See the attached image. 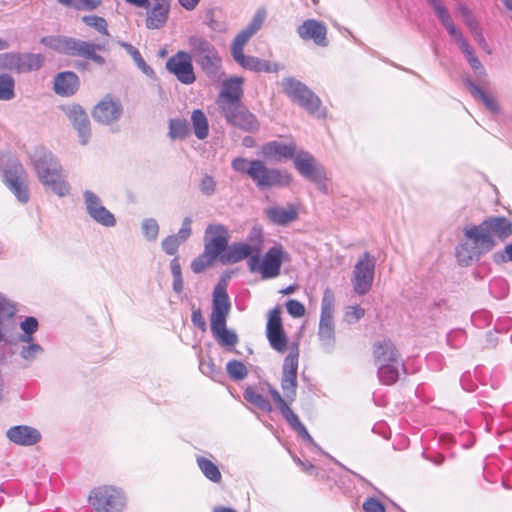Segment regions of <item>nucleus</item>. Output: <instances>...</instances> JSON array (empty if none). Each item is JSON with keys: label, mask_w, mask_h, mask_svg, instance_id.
Listing matches in <instances>:
<instances>
[{"label": "nucleus", "mask_w": 512, "mask_h": 512, "mask_svg": "<svg viewBox=\"0 0 512 512\" xmlns=\"http://www.w3.org/2000/svg\"><path fill=\"white\" fill-rule=\"evenodd\" d=\"M230 310L231 303L226 290V284L218 283L212 294L210 330L216 342L228 351L234 350L239 342L237 333L226 326Z\"/></svg>", "instance_id": "obj_1"}, {"label": "nucleus", "mask_w": 512, "mask_h": 512, "mask_svg": "<svg viewBox=\"0 0 512 512\" xmlns=\"http://www.w3.org/2000/svg\"><path fill=\"white\" fill-rule=\"evenodd\" d=\"M231 167L235 172L247 175L260 190L286 187L292 182L290 173L278 168H269L259 159L236 157L231 161Z\"/></svg>", "instance_id": "obj_2"}, {"label": "nucleus", "mask_w": 512, "mask_h": 512, "mask_svg": "<svg viewBox=\"0 0 512 512\" xmlns=\"http://www.w3.org/2000/svg\"><path fill=\"white\" fill-rule=\"evenodd\" d=\"M30 161L43 186L50 188L59 197L70 193V186L62 177V166L50 150L36 147L30 155Z\"/></svg>", "instance_id": "obj_3"}, {"label": "nucleus", "mask_w": 512, "mask_h": 512, "mask_svg": "<svg viewBox=\"0 0 512 512\" xmlns=\"http://www.w3.org/2000/svg\"><path fill=\"white\" fill-rule=\"evenodd\" d=\"M465 241L456 247V257L461 265H469L495 246L494 239L487 234L482 222L479 225H466L463 228Z\"/></svg>", "instance_id": "obj_4"}, {"label": "nucleus", "mask_w": 512, "mask_h": 512, "mask_svg": "<svg viewBox=\"0 0 512 512\" xmlns=\"http://www.w3.org/2000/svg\"><path fill=\"white\" fill-rule=\"evenodd\" d=\"M188 52L192 60L200 66L206 76L211 80H219L221 73V57L216 47L205 37L195 34L188 38Z\"/></svg>", "instance_id": "obj_5"}, {"label": "nucleus", "mask_w": 512, "mask_h": 512, "mask_svg": "<svg viewBox=\"0 0 512 512\" xmlns=\"http://www.w3.org/2000/svg\"><path fill=\"white\" fill-rule=\"evenodd\" d=\"M0 176L4 185L20 203L26 204L29 201L27 173L16 157L0 156Z\"/></svg>", "instance_id": "obj_6"}, {"label": "nucleus", "mask_w": 512, "mask_h": 512, "mask_svg": "<svg viewBox=\"0 0 512 512\" xmlns=\"http://www.w3.org/2000/svg\"><path fill=\"white\" fill-rule=\"evenodd\" d=\"M40 42L58 53L83 57L99 65L105 63L104 57L96 53V50L102 47L91 42L64 36H44Z\"/></svg>", "instance_id": "obj_7"}, {"label": "nucleus", "mask_w": 512, "mask_h": 512, "mask_svg": "<svg viewBox=\"0 0 512 512\" xmlns=\"http://www.w3.org/2000/svg\"><path fill=\"white\" fill-rule=\"evenodd\" d=\"M284 93L310 114L319 118L326 117V109L322 107L321 99L303 82L294 77H286L282 80Z\"/></svg>", "instance_id": "obj_8"}, {"label": "nucleus", "mask_w": 512, "mask_h": 512, "mask_svg": "<svg viewBox=\"0 0 512 512\" xmlns=\"http://www.w3.org/2000/svg\"><path fill=\"white\" fill-rule=\"evenodd\" d=\"M250 241L256 240V243L250 245L245 242H236L228 245L226 251L221 255L223 264H234L248 258V267L251 272H256L259 264V254L261 252L262 236L261 231L254 228L250 235Z\"/></svg>", "instance_id": "obj_9"}, {"label": "nucleus", "mask_w": 512, "mask_h": 512, "mask_svg": "<svg viewBox=\"0 0 512 512\" xmlns=\"http://www.w3.org/2000/svg\"><path fill=\"white\" fill-rule=\"evenodd\" d=\"M88 503L94 512H124L127 497L120 487L100 485L90 491Z\"/></svg>", "instance_id": "obj_10"}, {"label": "nucleus", "mask_w": 512, "mask_h": 512, "mask_svg": "<svg viewBox=\"0 0 512 512\" xmlns=\"http://www.w3.org/2000/svg\"><path fill=\"white\" fill-rule=\"evenodd\" d=\"M45 61L40 53L7 52L0 54V66L17 73H27L39 70Z\"/></svg>", "instance_id": "obj_11"}, {"label": "nucleus", "mask_w": 512, "mask_h": 512, "mask_svg": "<svg viewBox=\"0 0 512 512\" xmlns=\"http://www.w3.org/2000/svg\"><path fill=\"white\" fill-rule=\"evenodd\" d=\"M376 259L364 252L354 266L352 284L355 293L365 295L372 287L375 275Z\"/></svg>", "instance_id": "obj_12"}, {"label": "nucleus", "mask_w": 512, "mask_h": 512, "mask_svg": "<svg viewBox=\"0 0 512 512\" xmlns=\"http://www.w3.org/2000/svg\"><path fill=\"white\" fill-rule=\"evenodd\" d=\"M247 43H233L231 44V55L234 61L242 68L253 72L276 73L282 67L275 62L263 60L255 56L244 54V47Z\"/></svg>", "instance_id": "obj_13"}, {"label": "nucleus", "mask_w": 512, "mask_h": 512, "mask_svg": "<svg viewBox=\"0 0 512 512\" xmlns=\"http://www.w3.org/2000/svg\"><path fill=\"white\" fill-rule=\"evenodd\" d=\"M297 370H298V354L297 353H289L283 362L282 366V375L280 386L282 392L284 394L285 402L288 403V406L295 401L297 396Z\"/></svg>", "instance_id": "obj_14"}, {"label": "nucleus", "mask_w": 512, "mask_h": 512, "mask_svg": "<svg viewBox=\"0 0 512 512\" xmlns=\"http://www.w3.org/2000/svg\"><path fill=\"white\" fill-rule=\"evenodd\" d=\"M265 386L267 387V390L270 393L272 400L276 404L277 409L279 410L285 421L290 425V427L293 430H295L303 440L307 441L310 444H314V440L309 434L308 430L299 420L298 416L293 412L291 407L288 406V403L284 401L279 391L269 383H266Z\"/></svg>", "instance_id": "obj_15"}, {"label": "nucleus", "mask_w": 512, "mask_h": 512, "mask_svg": "<svg viewBox=\"0 0 512 512\" xmlns=\"http://www.w3.org/2000/svg\"><path fill=\"white\" fill-rule=\"evenodd\" d=\"M84 205L89 217L103 227H114L116 218L102 203L101 198L91 190L83 192Z\"/></svg>", "instance_id": "obj_16"}, {"label": "nucleus", "mask_w": 512, "mask_h": 512, "mask_svg": "<svg viewBox=\"0 0 512 512\" xmlns=\"http://www.w3.org/2000/svg\"><path fill=\"white\" fill-rule=\"evenodd\" d=\"M165 67L167 71L173 74L182 84L190 85L196 80L192 56L186 51L181 50L171 56L167 60Z\"/></svg>", "instance_id": "obj_17"}, {"label": "nucleus", "mask_w": 512, "mask_h": 512, "mask_svg": "<svg viewBox=\"0 0 512 512\" xmlns=\"http://www.w3.org/2000/svg\"><path fill=\"white\" fill-rule=\"evenodd\" d=\"M229 241L228 229L222 224H210L204 236V251L216 258L226 251Z\"/></svg>", "instance_id": "obj_18"}, {"label": "nucleus", "mask_w": 512, "mask_h": 512, "mask_svg": "<svg viewBox=\"0 0 512 512\" xmlns=\"http://www.w3.org/2000/svg\"><path fill=\"white\" fill-rule=\"evenodd\" d=\"M243 82L242 77H231L223 81L221 91L216 100L220 112L243 104Z\"/></svg>", "instance_id": "obj_19"}, {"label": "nucleus", "mask_w": 512, "mask_h": 512, "mask_svg": "<svg viewBox=\"0 0 512 512\" xmlns=\"http://www.w3.org/2000/svg\"><path fill=\"white\" fill-rule=\"evenodd\" d=\"M226 122L243 131L254 133L260 128L257 117L244 104H240L221 112Z\"/></svg>", "instance_id": "obj_20"}, {"label": "nucleus", "mask_w": 512, "mask_h": 512, "mask_svg": "<svg viewBox=\"0 0 512 512\" xmlns=\"http://www.w3.org/2000/svg\"><path fill=\"white\" fill-rule=\"evenodd\" d=\"M289 259L288 254L281 245H275L268 249L262 261L259 260L257 271L263 279L275 278L280 274L281 265Z\"/></svg>", "instance_id": "obj_21"}, {"label": "nucleus", "mask_w": 512, "mask_h": 512, "mask_svg": "<svg viewBox=\"0 0 512 512\" xmlns=\"http://www.w3.org/2000/svg\"><path fill=\"white\" fill-rule=\"evenodd\" d=\"M123 114V106L119 99L110 95L105 96L95 107L92 116L95 121L110 125L118 121Z\"/></svg>", "instance_id": "obj_22"}, {"label": "nucleus", "mask_w": 512, "mask_h": 512, "mask_svg": "<svg viewBox=\"0 0 512 512\" xmlns=\"http://www.w3.org/2000/svg\"><path fill=\"white\" fill-rule=\"evenodd\" d=\"M266 336L270 346L274 350L278 352L286 350L287 339L282 326L281 310L279 307H275L269 313L266 326Z\"/></svg>", "instance_id": "obj_23"}, {"label": "nucleus", "mask_w": 512, "mask_h": 512, "mask_svg": "<svg viewBox=\"0 0 512 512\" xmlns=\"http://www.w3.org/2000/svg\"><path fill=\"white\" fill-rule=\"evenodd\" d=\"M298 36L305 42L312 41L319 47H327L329 44L327 38L326 25L316 19H307L297 27Z\"/></svg>", "instance_id": "obj_24"}, {"label": "nucleus", "mask_w": 512, "mask_h": 512, "mask_svg": "<svg viewBox=\"0 0 512 512\" xmlns=\"http://www.w3.org/2000/svg\"><path fill=\"white\" fill-rule=\"evenodd\" d=\"M66 116L75 128L81 145L88 144L91 137L90 120L80 105H71L64 109Z\"/></svg>", "instance_id": "obj_25"}, {"label": "nucleus", "mask_w": 512, "mask_h": 512, "mask_svg": "<svg viewBox=\"0 0 512 512\" xmlns=\"http://www.w3.org/2000/svg\"><path fill=\"white\" fill-rule=\"evenodd\" d=\"M297 151V145L294 140L287 142L273 140L265 143L261 148V153L265 158L276 162L293 160Z\"/></svg>", "instance_id": "obj_26"}, {"label": "nucleus", "mask_w": 512, "mask_h": 512, "mask_svg": "<svg viewBox=\"0 0 512 512\" xmlns=\"http://www.w3.org/2000/svg\"><path fill=\"white\" fill-rule=\"evenodd\" d=\"M293 164L299 174L307 180L316 178L317 174L324 169L310 152L303 149H298L293 158Z\"/></svg>", "instance_id": "obj_27"}, {"label": "nucleus", "mask_w": 512, "mask_h": 512, "mask_svg": "<svg viewBox=\"0 0 512 512\" xmlns=\"http://www.w3.org/2000/svg\"><path fill=\"white\" fill-rule=\"evenodd\" d=\"M150 8L147 10L146 27L159 29L163 27L169 16L171 0H150Z\"/></svg>", "instance_id": "obj_28"}, {"label": "nucleus", "mask_w": 512, "mask_h": 512, "mask_svg": "<svg viewBox=\"0 0 512 512\" xmlns=\"http://www.w3.org/2000/svg\"><path fill=\"white\" fill-rule=\"evenodd\" d=\"M7 438L20 446H32L41 439L40 432L27 425H16L6 431Z\"/></svg>", "instance_id": "obj_29"}, {"label": "nucleus", "mask_w": 512, "mask_h": 512, "mask_svg": "<svg viewBox=\"0 0 512 512\" xmlns=\"http://www.w3.org/2000/svg\"><path fill=\"white\" fill-rule=\"evenodd\" d=\"M265 214L273 224L286 226L297 220L299 209L296 204L289 203L286 207H268L265 209Z\"/></svg>", "instance_id": "obj_30"}, {"label": "nucleus", "mask_w": 512, "mask_h": 512, "mask_svg": "<svg viewBox=\"0 0 512 512\" xmlns=\"http://www.w3.org/2000/svg\"><path fill=\"white\" fill-rule=\"evenodd\" d=\"M482 224L491 239L496 237L500 240H505L512 234V223L505 217H489L482 221Z\"/></svg>", "instance_id": "obj_31"}, {"label": "nucleus", "mask_w": 512, "mask_h": 512, "mask_svg": "<svg viewBox=\"0 0 512 512\" xmlns=\"http://www.w3.org/2000/svg\"><path fill=\"white\" fill-rule=\"evenodd\" d=\"M266 17V9L263 7L258 8L249 24L235 36L232 42L248 43V41L261 29Z\"/></svg>", "instance_id": "obj_32"}, {"label": "nucleus", "mask_w": 512, "mask_h": 512, "mask_svg": "<svg viewBox=\"0 0 512 512\" xmlns=\"http://www.w3.org/2000/svg\"><path fill=\"white\" fill-rule=\"evenodd\" d=\"M373 357L376 366H379L380 364L384 363L393 362L396 359L400 358L398 350L396 349L394 343L389 339H383L375 343L373 348Z\"/></svg>", "instance_id": "obj_33"}, {"label": "nucleus", "mask_w": 512, "mask_h": 512, "mask_svg": "<svg viewBox=\"0 0 512 512\" xmlns=\"http://www.w3.org/2000/svg\"><path fill=\"white\" fill-rule=\"evenodd\" d=\"M79 86L78 76L74 72L65 71L57 74L54 80V90L61 96L73 95Z\"/></svg>", "instance_id": "obj_34"}, {"label": "nucleus", "mask_w": 512, "mask_h": 512, "mask_svg": "<svg viewBox=\"0 0 512 512\" xmlns=\"http://www.w3.org/2000/svg\"><path fill=\"white\" fill-rule=\"evenodd\" d=\"M377 368L379 380L384 385L394 384L399 379L400 372L405 371L404 364L400 358L393 362L380 364Z\"/></svg>", "instance_id": "obj_35"}, {"label": "nucleus", "mask_w": 512, "mask_h": 512, "mask_svg": "<svg viewBox=\"0 0 512 512\" xmlns=\"http://www.w3.org/2000/svg\"><path fill=\"white\" fill-rule=\"evenodd\" d=\"M318 336L322 347L330 352L335 344V331L333 318L320 317Z\"/></svg>", "instance_id": "obj_36"}, {"label": "nucleus", "mask_w": 512, "mask_h": 512, "mask_svg": "<svg viewBox=\"0 0 512 512\" xmlns=\"http://www.w3.org/2000/svg\"><path fill=\"white\" fill-rule=\"evenodd\" d=\"M464 84L469 89L472 96L479 99L492 114H498L500 112L498 102L491 95L483 91L475 82L468 78L464 80Z\"/></svg>", "instance_id": "obj_37"}, {"label": "nucleus", "mask_w": 512, "mask_h": 512, "mask_svg": "<svg viewBox=\"0 0 512 512\" xmlns=\"http://www.w3.org/2000/svg\"><path fill=\"white\" fill-rule=\"evenodd\" d=\"M196 463L201 471V473L204 475L206 479L213 483H220L222 480V474L220 472V469L218 466L209 458L197 455L196 456Z\"/></svg>", "instance_id": "obj_38"}, {"label": "nucleus", "mask_w": 512, "mask_h": 512, "mask_svg": "<svg viewBox=\"0 0 512 512\" xmlns=\"http://www.w3.org/2000/svg\"><path fill=\"white\" fill-rule=\"evenodd\" d=\"M244 399L264 412L273 410L270 401L258 390L256 386H248L243 393Z\"/></svg>", "instance_id": "obj_39"}, {"label": "nucleus", "mask_w": 512, "mask_h": 512, "mask_svg": "<svg viewBox=\"0 0 512 512\" xmlns=\"http://www.w3.org/2000/svg\"><path fill=\"white\" fill-rule=\"evenodd\" d=\"M19 348V356L26 365L32 364L38 357L44 353V348L40 344L30 340L29 342H21Z\"/></svg>", "instance_id": "obj_40"}, {"label": "nucleus", "mask_w": 512, "mask_h": 512, "mask_svg": "<svg viewBox=\"0 0 512 512\" xmlns=\"http://www.w3.org/2000/svg\"><path fill=\"white\" fill-rule=\"evenodd\" d=\"M191 122L195 136L203 140L208 136L209 125L205 113L200 109H195L191 114Z\"/></svg>", "instance_id": "obj_41"}, {"label": "nucleus", "mask_w": 512, "mask_h": 512, "mask_svg": "<svg viewBox=\"0 0 512 512\" xmlns=\"http://www.w3.org/2000/svg\"><path fill=\"white\" fill-rule=\"evenodd\" d=\"M19 327L22 331V334L18 336V341L29 342L30 340H34L33 335L39 329V322L35 317L27 316L20 322Z\"/></svg>", "instance_id": "obj_42"}, {"label": "nucleus", "mask_w": 512, "mask_h": 512, "mask_svg": "<svg viewBox=\"0 0 512 512\" xmlns=\"http://www.w3.org/2000/svg\"><path fill=\"white\" fill-rule=\"evenodd\" d=\"M189 133V124L185 119L177 118L169 121V137L171 139H184Z\"/></svg>", "instance_id": "obj_43"}, {"label": "nucleus", "mask_w": 512, "mask_h": 512, "mask_svg": "<svg viewBox=\"0 0 512 512\" xmlns=\"http://www.w3.org/2000/svg\"><path fill=\"white\" fill-rule=\"evenodd\" d=\"M438 20L442 24V26L447 30V32L455 38L458 46L462 44V41H467L463 34L456 28L450 13L447 11L439 15Z\"/></svg>", "instance_id": "obj_44"}, {"label": "nucleus", "mask_w": 512, "mask_h": 512, "mask_svg": "<svg viewBox=\"0 0 512 512\" xmlns=\"http://www.w3.org/2000/svg\"><path fill=\"white\" fill-rule=\"evenodd\" d=\"M15 81L9 74L0 75V100L9 101L15 97Z\"/></svg>", "instance_id": "obj_45"}, {"label": "nucleus", "mask_w": 512, "mask_h": 512, "mask_svg": "<svg viewBox=\"0 0 512 512\" xmlns=\"http://www.w3.org/2000/svg\"><path fill=\"white\" fill-rule=\"evenodd\" d=\"M226 371L229 377L234 381L243 380L248 375L246 366L238 360L229 361L226 365Z\"/></svg>", "instance_id": "obj_46"}, {"label": "nucleus", "mask_w": 512, "mask_h": 512, "mask_svg": "<svg viewBox=\"0 0 512 512\" xmlns=\"http://www.w3.org/2000/svg\"><path fill=\"white\" fill-rule=\"evenodd\" d=\"M334 303L335 297L333 291L329 288H326L323 292L320 317L333 318Z\"/></svg>", "instance_id": "obj_47"}, {"label": "nucleus", "mask_w": 512, "mask_h": 512, "mask_svg": "<svg viewBox=\"0 0 512 512\" xmlns=\"http://www.w3.org/2000/svg\"><path fill=\"white\" fill-rule=\"evenodd\" d=\"M142 232L148 241H155L159 233V225L154 218H146L142 222Z\"/></svg>", "instance_id": "obj_48"}, {"label": "nucleus", "mask_w": 512, "mask_h": 512, "mask_svg": "<svg viewBox=\"0 0 512 512\" xmlns=\"http://www.w3.org/2000/svg\"><path fill=\"white\" fill-rule=\"evenodd\" d=\"M82 21L90 26L96 29L98 32L109 35L108 29H107V22L103 17L96 16V15H86L82 17Z\"/></svg>", "instance_id": "obj_49"}, {"label": "nucleus", "mask_w": 512, "mask_h": 512, "mask_svg": "<svg viewBox=\"0 0 512 512\" xmlns=\"http://www.w3.org/2000/svg\"><path fill=\"white\" fill-rule=\"evenodd\" d=\"M216 258L210 257L205 251L191 262V270L199 274L203 272Z\"/></svg>", "instance_id": "obj_50"}, {"label": "nucleus", "mask_w": 512, "mask_h": 512, "mask_svg": "<svg viewBox=\"0 0 512 512\" xmlns=\"http://www.w3.org/2000/svg\"><path fill=\"white\" fill-rule=\"evenodd\" d=\"M181 243L176 235H169L162 240L161 248L168 255H176Z\"/></svg>", "instance_id": "obj_51"}, {"label": "nucleus", "mask_w": 512, "mask_h": 512, "mask_svg": "<svg viewBox=\"0 0 512 512\" xmlns=\"http://www.w3.org/2000/svg\"><path fill=\"white\" fill-rule=\"evenodd\" d=\"M364 512H385V505L375 497H368L362 504Z\"/></svg>", "instance_id": "obj_52"}, {"label": "nucleus", "mask_w": 512, "mask_h": 512, "mask_svg": "<svg viewBox=\"0 0 512 512\" xmlns=\"http://www.w3.org/2000/svg\"><path fill=\"white\" fill-rule=\"evenodd\" d=\"M199 189L202 194L211 196L216 191V182L210 175H205L199 184Z\"/></svg>", "instance_id": "obj_53"}, {"label": "nucleus", "mask_w": 512, "mask_h": 512, "mask_svg": "<svg viewBox=\"0 0 512 512\" xmlns=\"http://www.w3.org/2000/svg\"><path fill=\"white\" fill-rule=\"evenodd\" d=\"M286 309L288 313L295 318L302 317L305 314L304 305L295 299H290L286 302Z\"/></svg>", "instance_id": "obj_54"}, {"label": "nucleus", "mask_w": 512, "mask_h": 512, "mask_svg": "<svg viewBox=\"0 0 512 512\" xmlns=\"http://www.w3.org/2000/svg\"><path fill=\"white\" fill-rule=\"evenodd\" d=\"M102 0H74L73 8L80 11H92L95 10Z\"/></svg>", "instance_id": "obj_55"}, {"label": "nucleus", "mask_w": 512, "mask_h": 512, "mask_svg": "<svg viewBox=\"0 0 512 512\" xmlns=\"http://www.w3.org/2000/svg\"><path fill=\"white\" fill-rule=\"evenodd\" d=\"M192 219L191 217H185L182 221L181 228L179 229L176 236L180 239L181 242H185L190 238L192 234Z\"/></svg>", "instance_id": "obj_56"}, {"label": "nucleus", "mask_w": 512, "mask_h": 512, "mask_svg": "<svg viewBox=\"0 0 512 512\" xmlns=\"http://www.w3.org/2000/svg\"><path fill=\"white\" fill-rule=\"evenodd\" d=\"M200 370L204 375L209 376L212 379H215L216 376L220 374L219 367H217L212 361H201Z\"/></svg>", "instance_id": "obj_57"}, {"label": "nucleus", "mask_w": 512, "mask_h": 512, "mask_svg": "<svg viewBox=\"0 0 512 512\" xmlns=\"http://www.w3.org/2000/svg\"><path fill=\"white\" fill-rule=\"evenodd\" d=\"M309 181L316 184L317 188L324 194L329 193V185L327 183L326 171L323 169L317 174L316 178H311Z\"/></svg>", "instance_id": "obj_58"}, {"label": "nucleus", "mask_w": 512, "mask_h": 512, "mask_svg": "<svg viewBox=\"0 0 512 512\" xmlns=\"http://www.w3.org/2000/svg\"><path fill=\"white\" fill-rule=\"evenodd\" d=\"M472 70L474 71L475 76L479 81H484L487 77V73L485 71L484 66L480 62V60L477 58L473 59L472 61L468 62Z\"/></svg>", "instance_id": "obj_59"}, {"label": "nucleus", "mask_w": 512, "mask_h": 512, "mask_svg": "<svg viewBox=\"0 0 512 512\" xmlns=\"http://www.w3.org/2000/svg\"><path fill=\"white\" fill-rule=\"evenodd\" d=\"M365 314L363 308L358 305L350 306L349 310L346 312V319L348 322H356L361 319Z\"/></svg>", "instance_id": "obj_60"}, {"label": "nucleus", "mask_w": 512, "mask_h": 512, "mask_svg": "<svg viewBox=\"0 0 512 512\" xmlns=\"http://www.w3.org/2000/svg\"><path fill=\"white\" fill-rule=\"evenodd\" d=\"M192 323L198 327L200 330H206V321L202 315V312L199 308H194L191 314Z\"/></svg>", "instance_id": "obj_61"}, {"label": "nucleus", "mask_w": 512, "mask_h": 512, "mask_svg": "<svg viewBox=\"0 0 512 512\" xmlns=\"http://www.w3.org/2000/svg\"><path fill=\"white\" fill-rule=\"evenodd\" d=\"M136 66L147 76L153 77L154 76V70L144 61L141 54H138L136 58H133Z\"/></svg>", "instance_id": "obj_62"}, {"label": "nucleus", "mask_w": 512, "mask_h": 512, "mask_svg": "<svg viewBox=\"0 0 512 512\" xmlns=\"http://www.w3.org/2000/svg\"><path fill=\"white\" fill-rule=\"evenodd\" d=\"M459 48L461 49L462 53L465 55L466 60L468 62L477 58L474 49L471 47V45L468 43V41H462V44L459 45Z\"/></svg>", "instance_id": "obj_63"}, {"label": "nucleus", "mask_w": 512, "mask_h": 512, "mask_svg": "<svg viewBox=\"0 0 512 512\" xmlns=\"http://www.w3.org/2000/svg\"><path fill=\"white\" fill-rule=\"evenodd\" d=\"M428 4L433 8L436 17L447 12V8L444 6L442 0H426Z\"/></svg>", "instance_id": "obj_64"}]
</instances>
